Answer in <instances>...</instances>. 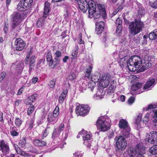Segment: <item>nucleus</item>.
<instances>
[{
    "instance_id": "nucleus-50",
    "label": "nucleus",
    "mask_w": 157,
    "mask_h": 157,
    "mask_svg": "<svg viewBox=\"0 0 157 157\" xmlns=\"http://www.w3.org/2000/svg\"><path fill=\"white\" fill-rule=\"evenodd\" d=\"M22 63L20 62H19L16 66V70H21L23 69L22 67Z\"/></svg>"
},
{
    "instance_id": "nucleus-32",
    "label": "nucleus",
    "mask_w": 157,
    "mask_h": 157,
    "mask_svg": "<svg viewBox=\"0 0 157 157\" xmlns=\"http://www.w3.org/2000/svg\"><path fill=\"white\" fill-rule=\"evenodd\" d=\"M154 113L153 111L152 112H148L145 115L144 118V121H148L152 118L154 117Z\"/></svg>"
},
{
    "instance_id": "nucleus-1",
    "label": "nucleus",
    "mask_w": 157,
    "mask_h": 157,
    "mask_svg": "<svg viewBox=\"0 0 157 157\" xmlns=\"http://www.w3.org/2000/svg\"><path fill=\"white\" fill-rule=\"evenodd\" d=\"M126 57L122 58L120 61L123 66L127 64L128 68L130 71H135L139 69L141 63V59L138 56H133L128 60H126Z\"/></svg>"
},
{
    "instance_id": "nucleus-38",
    "label": "nucleus",
    "mask_w": 157,
    "mask_h": 157,
    "mask_svg": "<svg viewBox=\"0 0 157 157\" xmlns=\"http://www.w3.org/2000/svg\"><path fill=\"white\" fill-rule=\"evenodd\" d=\"M149 151L153 155L157 154V145L151 147L149 149Z\"/></svg>"
},
{
    "instance_id": "nucleus-56",
    "label": "nucleus",
    "mask_w": 157,
    "mask_h": 157,
    "mask_svg": "<svg viewBox=\"0 0 157 157\" xmlns=\"http://www.w3.org/2000/svg\"><path fill=\"white\" fill-rule=\"evenodd\" d=\"M6 76V74L5 72H2L1 74V76L0 77V81H1L3 79H4Z\"/></svg>"
},
{
    "instance_id": "nucleus-16",
    "label": "nucleus",
    "mask_w": 157,
    "mask_h": 157,
    "mask_svg": "<svg viewBox=\"0 0 157 157\" xmlns=\"http://www.w3.org/2000/svg\"><path fill=\"white\" fill-rule=\"evenodd\" d=\"M148 141L152 144H157V132L153 131L148 135Z\"/></svg>"
},
{
    "instance_id": "nucleus-11",
    "label": "nucleus",
    "mask_w": 157,
    "mask_h": 157,
    "mask_svg": "<svg viewBox=\"0 0 157 157\" xmlns=\"http://www.w3.org/2000/svg\"><path fill=\"white\" fill-rule=\"evenodd\" d=\"M11 17L12 21V27L14 28L20 22L21 14L19 12H14L11 15Z\"/></svg>"
},
{
    "instance_id": "nucleus-58",
    "label": "nucleus",
    "mask_w": 157,
    "mask_h": 157,
    "mask_svg": "<svg viewBox=\"0 0 157 157\" xmlns=\"http://www.w3.org/2000/svg\"><path fill=\"white\" fill-rule=\"evenodd\" d=\"M145 12V10L144 8H140L138 11V13L139 14H144Z\"/></svg>"
},
{
    "instance_id": "nucleus-55",
    "label": "nucleus",
    "mask_w": 157,
    "mask_h": 157,
    "mask_svg": "<svg viewBox=\"0 0 157 157\" xmlns=\"http://www.w3.org/2000/svg\"><path fill=\"white\" fill-rule=\"evenodd\" d=\"M55 84V81L53 80L50 82L49 85L50 88H53L54 87Z\"/></svg>"
},
{
    "instance_id": "nucleus-54",
    "label": "nucleus",
    "mask_w": 157,
    "mask_h": 157,
    "mask_svg": "<svg viewBox=\"0 0 157 157\" xmlns=\"http://www.w3.org/2000/svg\"><path fill=\"white\" fill-rule=\"evenodd\" d=\"M34 121L33 120H31L28 124V128L30 129H31L33 127Z\"/></svg>"
},
{
    "instance_id": "nucleus-29",
    "label": "nucleus",
    "mask_w": 157,
    "mask_h": 157,
    "mask_svg": "<svg viewBox=\"0 0 157 157\" xmlns=\"http://www.w3.org/2000/svg\"><path fill=\"white\" fill-rule=\"evenodd\" d=\"M79 134H82V138L84 141L87 140H90V135L84 130H82L79 132Z\"/></svg>"
},
{
    "instance_id": "nucleus-3",
    "label": "nucleus",
    "mask_w": 157,
    "mask_h": 157,
    "mask_svg": "<svg viewBox=\"0 0 157 157\" xmlns=\"http://www.w3.org/2000/svg\"><path fill=\"white\" fill-rule=\"evenodd\" d=\"M145 151L142 143L138 144L135 148V149L132 148H130L127 151V154L129 157H144L142 154L144 153Z\"/></svg>"
},
{
    "instance_id": "nucleus-34",
    "label": "nucleus",
    "mask_w": 157,
    "mask_h": 157,
    "mask_svg": "<svg viewBox=\"0 0 157 157\" xmlns=\"http://www.w3.org/2000/svg\"><path fill=\"white\" fill-rule=\"evenodd\" d=\"M101 75L98 73H96L92 77V81L95 82H99V80L101 78Z\"/></svg>"
},
{
    "instance_id": "nucleus-41",
    "label": "nucleus",
    "mask_w": 157,
    "mask_h": 157,
    "mask_svg": "<svg viewBox=\"0 0 157 157\" xmlns=\"http://www.w3.org/2000/svg\"><path fill=\"white\" fill-rule=\"evenodd\" d=\"M102 91L101 90H99L97 91L96 95H94V97H97L96 98L97 99L99 98L101 99L103 98L102 95Z\"/></svg>"
},
{
    "instance_id": "nucleus-63",
    "label": "nucleus",
    "mask_w": 157,
    "mask_h": 157,
    "mask_svg": "<svg viewBox=\"0 0 157 157\" xmlns=\"http://www.w3.org/2000/svg\"><path fill=\"white\" fill-rule=\"evenodd\" d=\"M22 101L21 100H17L15 102V105L16 106H18L20 104Z\"/></svg>"
},
{
    "instance_id": "nucleus-47",
    "label": "nucleus",
    "mask_w": 157,
    "mask_h": 157,
    "mask_svg": "<svg viewBox=\"0 0 157 157\" xmlns=\"http://www.w3.org/2000/svg\"><path fill=\"white\" fill-rule=\"evenodd\" d=\"M92 69V68L90 66H89L87 68L86 71V73L88 74V75H85L88 78H91L90 76V73L91 72V71Z\"/></svg>"
},
{
    "instance_id": "nucleus-57",
    "label": "nucleus",
    "mask_w": 157,
    "mask_h": 157,
    "mask_svg": "<svg viewBox=\"0 0 157 157\" xmlns=\"http://www.w3.org/2000/svg\"><path fill=\"white\" fill-rule=\"evenodd\" d=\"M64 127V125L63 124H61L59 126L58 129L61 132L63 129Z\"/></svg>"
},
{
    "instance_id": "nucleus-53",
    "label": "nucleus",
    "mask_w": 157,
    "mask_h": 157,
    "mask_svg": "<svg viewBox=\"0 0 157 157\" xmlns=\"http://www.w3.org/2000/svg\"><path fill=\"white\" fill-rule=\"evenodd\" d=\"M76 78L75 75V74L73 73H70L68 77V79L72 80H73Z\"/></svg>"
},
{
    "instance_id": "nucleus-36",
    "label": "nucleus",
    "mask_w": 157,
    "mask_h": 157,
    "mask_svg": "<svg viewBox=\"0 0 157 157\" xmlns=\"http://www.w3.org/2000/svg\"><path fill=\"white\" fill-rule=\"evenodd\" d=\"M157 107V103L151 104L149 105L147 107L143 108V110L147 111L150 109H155Z\"/></svg>"
},
{
    "instance_id": "nucleus-15",
    "label": "nucleus",
    "mask_w": 157,
    "mask_h": 157,
    "mask_svg": "<svg viewBox=\"0 0 157 157\" xmlns=\"http://www.w3.org/2000/svg\"><path fill=\"white\" fill-rule=\"evenodd\" d=\"M0 149L4 155H6L9 153L10 148L9 145L4 140L0 141Z\"/></svg>"
},
{
    "instance_id": "nucleus-43",
    "label": "nucleus",
    "mask_w": 157,
    "mask_h": 157,
    "mask_svg": "<svg viewBox=\"0 0 157 157\" xmlns=\"http://www.w3.org/2000/svg\"><path fill=\"white\" fill-rule=\"evenodd\" d=\"M26 144V140L25 138H22L21 140H20L19 144V146L21 147H24L25 146Z\"/></svg>"
},
{
    "instance_id": "nucleus-25",
    "label": "nucleus",
    "mask_w": 157,
    "mask_h": 157,
    "mask_svg": "<svg viewBox=\"0 0 157 157\" xmlns=\"http://www.w3.org/2000/svg\"><path fill=\"white\" fill-rule=\"evenodd\" d=\"M152 110L154 113V117L157 118H154L151 123L152 128H154L157 126V109H153Z\"/></svg>"
},
{
    "instance_id": "nucleus-40",
    "label": "nucleus",
    "mask_w": 157,
    "mask_h": 157,
    "mask_svg": "<svg viewBox=\"0 0 157 157\" xmlns=\"http://www.w3.org/2000/svg\"><path fill=\"white\" fill-rule=\"evenodd\" d=\"M95 86V83L93 81L90 82L88 83L87 86L90 89V90L93 91V90Z\"/></svg>"
},
{
    "instance_id": "nucleus-51",
    "label": "nucleus",
    "mask_w": 157,
    "mask_h": 157,
    "mask_svg": "<svg viewBox=\"0 0 157 157\" xmlns=\"http://www.w3.org/2000/svg\"><path fill=\"white\" fill-rule=\"evenodd\" d=\"M73 154V157H82L83 153L80 152L78 151L75 152Z\"/></svg>"
},
{
    "instance_id": "nucleus-21",
    "label": "nucleus",
    "mask_w": 157,
    "mask_h": 157,
    "mask_svg": "<svg viewBox=\"0 0 157 157\" xmlns=\"http://www.w3.org/2000/svg\"><path fill=\"white\" fill-rule=\"evenodd\" d=\"M30 56V52L27 56L26 58L25 59V63L26 64H29V65H34L35 62L34 56H31L29 61V58Z\"/></svg>"
},
{
    "instance_id": "nucleus-22",
    "label": "nucleus",
    "mask_w": 157,
    "mask_h": 157,
    "mask_svg": "<svg viewBox=\"0 0 157 157\" xmlns=\"http://www.w3.org/2000/svg\"><path fill=\"white\" fill-rule=\"evenodd\" d=\"M62 56L61 52L59 50H57L54 53V60H55L56 66L59 64L61 60L60 57Z\"/></svg>"
},
{
    "instance_id": "nucleus-35",
    "label": "nucleus",
    "mask_w": 157,
    "mask_h": 157,
    "mask_svg": "<svg viewBox=\"0 0 157 157\" xmlns=\"http://www.w3.org/2000/svg\"><path fill=\"white\" fill-rule=\"evenodd\" d=\"M67 93V90H65L62 93L59 99V101L60 102H63V101L65 98L66 97Z\"/></svg>"
},
{
    "instance_id": "nucleus-61",
    "label": "nucleus",
    "mask_w": 157,
    "mask_h": 157,
    "mask_svg": "<svg viewBox=\"0 0 157 157\" xmlns=\"http://www.w3.org/2000/svg\"><path fill=\"white\" fill-rule=\"evenodd\" d=\"M38 79L36 77H33L31 80V82L33 84H35L38 81Z\"/></svg>"
},
{
    "instance_id": "nucleus-12",
    "label": "nucleus",
    "mask_w": 157,
    "mask_h": 157,
    "mask_svg": "<svg viewBox=\"0 0 157 157\" xmlns=\"http://www.w3.org/2000/svg\"><path fill=\"white\" fill-rule=\"evenodd\" d=\"M116 144L117 147L118 149L123 150L126 147L127 142L123 136H120L118 137Z\"/></svg>"
},
{
    "instance_id": "nucleus-19",
    "label": "nucleus",
    "mask_w": 157,
    "mask_h": 157,
    "mask_svg": "<svg viewBox=\"0 0 157 157\" xmlns=\"http://www.w3.org/2000/svg\"><path fill=\"white\" fill-rule=\"evenodd\" d=\"M105 24L103 21H100L96 25V31L97 34H101L104 29Z\"/></svg>"
},
{
    "instance_id": "nucleus-46",
    "label": "nucleus",
    "mask_w": 157,
    "mask_h": 157,
    "mask_svg": "<svg viewBox=\"0 0 157 157\" xmlns=\"http://www.w3.org/2000/svg\"><path fill=\"white\" fill-rule=\"evenodd\" d=\"M59 114V108L58 106H57L55 108L54 111L53 113L54 115L58 117Z\"/></svg>"
},
{
    "instance_id": "nucleus-20",
    "label": "nucleus",
    "mask_w": 157,
    "mask_h": 157,
    "mask_svg": "<svg viewBox=\"0 0 157 157\" xmlns=\"http://www.w3.org/2000/svg\"><path fill=\"white\" fill-rule=\"evenodd\" d=\"M47 61L49 63V64L50 66H53L54 67L56 66L55 60L52 59V55L50 52H48L47 54Z\"/></svg>"
},
{
    "instance_id": "nucleus-18",
    "label": "nucleus",
    "mask_w": 157,
    "mask_h": 157,
    "mask_svg": "<svg viewBox=\"0 0 157 157\" xmlns=\"http://www.w3.org/2000/svg\"><path fill=\"white\" fill-rule=\"evenodd\" d=\"M97 9L99 14L101 15L102 18H105L106 17V14L105 10V6L104 5L101 4H98L97 5Z\"/></svg>"
},
{
    "instance_id": "nucleus-62",
    "label": "nucleus",
    "mask_w": 157,
    "mask_h": 157,
    "mask_svg": "<svg viewBox=\"0 0 157 157\" xmlns=\"http://www.w3.org/2000/svg\"><path fill=\"white\" fill-rule=\"evenodd\" d=\"M98 150V147L97 146H95L94 148H92V150L93 151V153L94 154L96 153Z\"/></svg>"
},
{
    "instance_id": "nucleus-10",
    "label": "nucleus",
    "mask_w": 157,
    "mask_h": 157,
    "mask_svg": "<svg viewBox=\"0 0 157 157\" xmlns=\"http://www.w3.org/2000/svg\"><path fill=\"white\" fill-rule=\"evenodd\" d=\"M118 125L120 128L123 129V133L124 135L127 136L130 132V128L128 126V122L126 120L121 119L120 120Z\"/></svg>"
},
{
    "instance_id": "nucleus-31",
    "label": "nucleus",
    "mask_w": 157,
    "mask_h": 157,
    "mask_svg": "<svg viewBox=\"0 0 157 157\" xmlns=\"http://www.w3.org/2000/svg\"><path fill=\"white\" fill-rule=\"evenodd\" d=\"M33 144L36 146L42 147L46 145L47 143L45 141L36 139L34 141Z\"/></svg>"
},
{
    "instance_id": "nucleus-52",
    "label": "nucleus",
    "mask_w": 157,
    "mask_h": 157,
    "mask_svg": "<svg viewBox=\"0 0 157 157\" xmlns=\"http://www.w3.org/2000/svg\"><path fill=\"white\" fill-rule=\"evenodd\" d=\"M78 53V51L77 50L74 51L72 53V57L71 58L72 59H75L77 57Z\"/></svg>"
},
{
    "instance_id": "nucleus-8",
    "label": "nucleus",
    "mask_w": 157,
    "mask_h": 157,
    "mask_svg": "<svg viewBox=\"0 0 157 157\" xmlns=\"http://www.w3.org/2000/svg\"><path fill=\"white\" fill-rule=\"evenodd\" d=\"M111 76L108 73H105L102 75L99 80V86L104 88L108 86L109 83Z\"/></svg>"
},
{
    "instance_id": "nucleus-5",
    "label": "nucleus",
    "mask_w": 157,
    "mask_h": 157,
    "mask_svg": "<svg viewBox=\"0 0 157 157\" xmlns=\"http://www.w3.org/2000/svg\"><path fill=\"white\" fill-rule=\"evenodd\" d=\"M97 128L100 131H105L108 130L110 127V124L106 121L105 119L103 117L99 118L96 122Z\"/></svg>"
},
{
    "instance_id": "nucleus-39",
    "label": "nucleus",
    "mask_w": 157,
    "mask_h": 157,
    "mask_svg": "<svg viewBox=\"0 0 157 157\" xmlns=\"http://www.w3.org/2000/svg\"><path fill=\"white\" fill-rule=\"evenodd\" d=\"M34 108L33 105L32 104H31L29 107L28 111L27 113L29 115H31L32 113L34 112Z\"/></svg>"
},
{
    "instance_id": "nucleus-23",
    "label": "nucleus",
    "mask_w": 157,
    "mask_h": 157,
    "mask_svg": "<svg viewBox=\"0 0 157 157\" xmlns=\"http://www.w3.org/2000/svg\"><path fill=\"white\" fill-rule=\"evenodd\" d=\"M58 119L57 117L54 115L52 113H49L48 114L47 120L50 123L54 124L57 121Z\"/></svg>"
},
{
    "instance_id": "nucleus-4",
    "label": "nucleus",
    "mask_w": 157,
    "mask_h": 157,
    "mask_svg": "<svg viewBox=\"0 0 157 157\" xmlns=\"http://www.w3.org/2000/svg\"><path fill=\"white\" fill-rule=\"evenodd\" d=\"M89 7H88L89 17L90 18L94 17L96 21L98 19H100L101 17L98 12L97 11L96 6L94 2L93 1H89Z\"/></svg>"
},
{
    "instance_id": "nucleus-2",
    "label": "nucleus",
    "mask_w": 157,
    "mask_h": 157,
    "mask_svg": "<svg viewBox=\"0 0 157 157\" xmlns=\"http://www.w3.org/2000/svg\"><path fill=\"white\" fill-rule=\"evenodd\" d=\"M143 22L139 20H135L131 22L129 25V31L130 34L134 35L140 33L143 28Z\"/></svg>"
},
{
    "instance_id": "nucleus-24",
    "label": "nucleus",
    "mask_w": 157,
    "mask_h": 157,
    "mask_svg": "<svg viewBox=\"0 0 157 157\" xmlns=\"http://www.w3.org/2000/svg\"><path fill=\"white\" fill-rule=\"evenodd\" d=\"M155 82V79L154 78H149L144 85L143 89L147 90H149L148 89L154 84Z\"/></svg>"
},
{
    "instance_id": "nucleus-6",
    "label": "nucleus",
    "mask_w": 157,
    "mask_h": 157,
    "mask_svg": "<svg viewBox=\"0 0 157 157\" xmlns=\"http://www.w3.org/2000/svg\"><path fill=\"white\" fill-rule=\"evenodd\" d=\"M33 3V0H22L17 6V9L19 11H24L30 8Z\"/></svg>"
},
{
    "instance_id": "nucleus-45",
    "label": "nucleus",
    "mask_w": 157,
    "mask_h": 157,
    "mask_svg": "<svg viewBox=\"0 0 157 157\" xmlns=\"http://www.w3.org/2000/svg\"><path fill=\"white\" fill-rule=\"evenodd\" d=\"M49 127H47L46 128L44 132L43 133V134L41 136V138L42 139H44V138L46 137L47 136L49 132Z\"/></svg>"
},
{
    "instance_id": "nucleus-37",
    "label": "nucleus",
    "mask_w": 157,
    "mask_h": 157,
    "mask_svg": "<svg viewBox=\"0 0 157 157\" xmlns=\"http://www.w3.org/2000/svg\"><path fill=\"white\" fill-rule=\"evenodd\" d=\"M15 150L16 151L18 154L21 155L23 156L27 157L30 156V155L23 151L19 147L18 148L16 149Z\"/></svg>"
},
{
    "instance_id": "nucleus-33",
    "label": "nucleus",
    "mask_w": 157,
    "mask_h": 157,
    "mask_svg": "<svg viewBox=\"0 0 157 157\" xmlns=\"http://www.w3.org/2000/svg\"><path fill=\"white\" fill-rule=\"evenodd\" d=\"M46 17H43L40 18L36 23V25L38 27H40L43 26L44 25V23L45 22V19Z\"/></svg>"
},
{
    "instance_id": "nucleus-26",
    "label": "nucleus",
    "mask_w": 157,
    "mask_h": 157,
    "mask_svg": "<svg viewBox=\"0 0 157 157\" xmlns=\"http://www.w3.org/2000/svg\"><path fill=\"white\" fill-rule=\"evenodd\" d=\"M142 84L139 83L137 82L136 84H134L131 88V90L133 91H136L137 90V91L136 92V94H139L142 93L143 91L140 92L139 90V89L141 88L142 87Z\"/></svg>"
},
{
    "instance_id": "nucleus-48",
    "label": "nucleus",
    "mask_w": 157,
    "mask_h": 157,
    "mask_svg": "<svg viewBox=\"0 0 157 157\" xmlns=\"http://www.w3.org/2000/svg\"><path fill=\"white\" fill-rule=\"evenodd\" d=\"M149 37L150 40H153L155 39L157 37L155 35L154 32H152L149 33Z\"/></svg>"
},
{
    "instance_id": "nucleus-42",
    "label": "nucleus",
    "mask_w": 157,
    "mask_h": 157,
    "mask_svg": "<svg viewBox=\"0 0 157 157\" xmlns=\"http://www.w3.org/2000/svg\"><path fill=\"white\" fill-rule=\"evenodd\" d=\"M61 132L59 131L58 129L55 128L52 133V137L54 138L55 137L58 136Z\"/></svg>"
},
{
    "instance_id": "nucleus-30",
    "label": "nucleus",
    "mask_w": 157,
    "mask_h": 157,
    "mask_svg": "<svg viewBox=\"0 0 157 157\" xmlns=\"http://www.w3.org/2000/svg\"><path fill=\"white\" fill-rule=\"evenodd\" d=\"M36 99L35 96L33 95L29 97L27 99H26L25 104L26 105H30Z\"/></svg>"
},
{
    "instance_id": "nucleus-60",
    "label": "nucleus",
    "mask_w": 157,
    "mask_h": 157,
    "mask_svg": "<svg viewBox=\"0 0 157 157\" xmlns=\"http://www.w3.org/2000/svg\"><path fill=\"white\" fill-rule=\"evenodd\" d=\"M11 135L13 136H17L18 135L19 133L15 130H12L11 132Z\"/></svg>"
},
{
    "instance_id": "nucleus-49",
    "label": "nucleus",
    "mask_w": 157,
    "mask_h": 157,
    "mask_svg": "<svg viewBox=\"0 0 157 157\" xmlns=\"http://www.w3.org/2000/svg\"><path fill=\"white\" fill-rule=\"evenodd\" d=\"M149 5L152 7L156 8H157V0H156L154 2H150Z\"/></svg>"
},
{
    "instance_id": "nucleus-28",
    "label": "nucleus",
    "mask_w": 157,
    "mask_h": 157,
    "mask_svg": "<svg viewBox=\"0 0 157 157\" xmlns=\"http://www.w3.org/2000/svg\"><path fill=\"white\" fill-rule=\"evenodd\" d=\"M122 20L119 18L117 19L116 21V24L117 26L116 32L118 33H120L122 30Z\"/></svg>"
},
{
    "instance_id": "nucleus-59",
    "label": "nucleus",
    "mask_w": 157,
    "mask_h": 157,
    "mask_svg": "<svg viewBox=\"0 0 157 157\" xmlns=\"http://www.w3.org/2000/svg\"><path fill=\"white\" fill-rule=\"evenodd\" d=\"M135 99L134 97H131L128 100V103L130 104H132L134 102Z\"/></svg>"
},
{
    "instance_id": "nucleus-13",
    "label": "nucleus",
    "mask_w": 157,
    "mask_h": 157,
    "mask_svg": "<svg viewBox=\"0 0 157 157\" xmlns=\"http://www.w3.org/2000/svg\"><path fill=\"white\" fill-rule=\"evenodd\" d=\"M15 49L17 51H21L25 48L26 46V43L20 38L16 39L15 43Z\"/></svg>"
},
{
    "instance_id": "nucleus-7",
    "label": "nucleus",
    "mask_w": 157,
    "mask_h": 157,
    "mask_svg": "<svg viewBox=\"0 0 157 157\" xmlns=\"http://www.w3.org/2000/svg\"><path fill=\"white\" fill-rule=\"evenodd\" d=\"M33 3V0H22L17 6V9L19 11H24L30 8Z\"/></svg>"
},
{
    "instance_id": "nucleus-64",
    "label": "nucleus",
    "mask_w": 157,
    "mask_h": 157,
    "mask_svg": "<svg viewBox=\"0 0 157 157\" xmlns=\"http://www.w3.org/2000/svg\"><path fill=\"white\" fill-rule=\"evenodd\" d=\"M23 88L22 87L19 90L17 93L18 95H20L22 93L23 91Z\"/></svg>"
},
{
    "instance_id": "nucleus-14",
    "label": "nucleus",
    "mask_w": 157,
    "mask_h": 157,
    "mask_svg": "<svg viewBox=\"0 0 157 157\" xmlns=\"http://www.w3.org/2000/svg\"><path fill=\"white\" fill-rule=\"evenodd\" d=\"M78 3L80 10L84 13H85L89 7V2H87L86 0H79Z\"/></svg>"
},
{
    "instance_id": "nucleus-27",
    "label": "nucleus",
    "mask_w": 157,
    "mask_h": 157,
    "mask_svg": "<svg viewBox=\"0 0 157 157\" xmlns=\"http://www.w3.org/2000/svg\"><path fill=\"white\" fill-rule=\"evenodd\" d=\"M50 10V5L49 3L48 2H46L44 5L43 16L46 17L48 14Z\"/></svg>"
},
{
    "instance_id": "nucleus-17",
    "label": "nucleus",
    "mask_w": 157,
    "mask_h": 157,
    "mask_svg": "<svg viewBox=\"0 0 157 157\" xmlns=\"http://www.w3.org/2000/svg\"><path fill=\"white\" fill-rule=\"evenodd\" d=\"M151 66V63L149 60H147L143 63H142V61H141V64L139 68H140L139 70L141 72H143L145 69H147L150 67Z\"/></svg>"
},
{
    "instance_id": "nucleus-9",
    "label": "nucleus",
    "mask_w": 157,
    "mask_h": 157,
    "mask_svg": "<svg viewBox=\"0 0 157 157\" xmlns=\"http://www.w3.org/2000/svg\"><path fill=\"white\" fill-rule=\"evenodd\" d=\"M90 109V108L88 105H82L77 107L75 112L78 115L85 116L89 112Z\"/></svg>"
},
{
    "instance_id": "nucleus-44",
    "label": "nucleus",
    "mask_w": 157,
    "mask_h": 157,
    "mask_svg": "<svg viewBox=\"0 0 157 157\" xmlns=\"http://www.w3.org/2000/svg\"><path fill=\"white\" fill-rule=\"evenodd\" d=\"M22 123V121L19 118H16L15 121V124L17 127H20Z\"/></svg>"
}]
</instances>
